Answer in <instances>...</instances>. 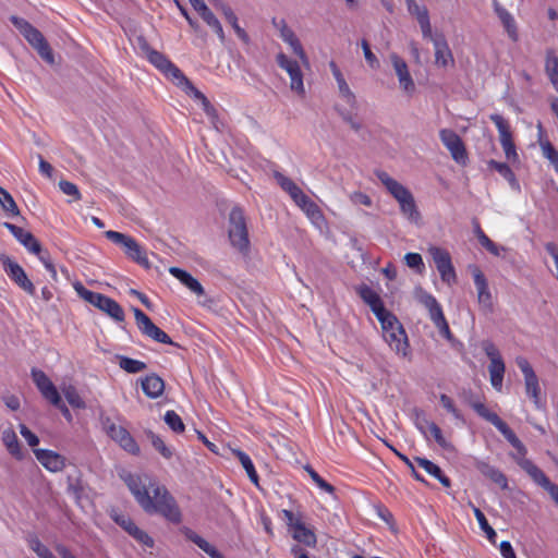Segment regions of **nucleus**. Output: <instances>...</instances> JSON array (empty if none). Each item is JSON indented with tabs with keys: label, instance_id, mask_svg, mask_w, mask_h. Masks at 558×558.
Returning <instances> with one entry per match:
<instances>
[{
	"label": "nucleus",
	"instance_id": "obj_1",
	"mask_svg": "<svg viewBox=\"0 0 558 558\" xmlns=\"http://www.w3.org/2000/svg\"><path fill=\"white\" fill-rule=\"evenodd\" d=\"M120 476L146 513H158L172 523L181 522V510L165 486L159 485L145 474L123 472Z\"/></svg>",
	"mask_w": 558,
	"mask_h": 558
},
{
	"label": "nucleus",
	"instance_id": "obj_2",
	"mask_svg": "<svg viewBox=\"0 0 558 558\" xmlns=\"http://www.w3.org/2000/svg\"><path fill=\"white\" fill-rule=\"evenodd\" d=\"M490 424L494 425L505 439L514 448L515 452L510 456L515 463L532 478V481L536 480L543 471L534 464L533 461L526 458L527 449L518 438L515 433L501 417L493 412H490Z\"/></svg>",
	"mask_w": 558,
	"mask_h": 558
},
{
	"label": "nucleus",
	"instance_id": "obj_3",
	"mask_svg": "<svg viewBox=\"0 0 558 558\" xmlns=\"http://www.w3.org/2000/svg\"><path fill=\"white\" fill-rule=\"evenodd\" d=\"M379 323L381 325L384 340L389 348L395 351L397 355L408 357L410 355L408 336L398 318L393 314H390Z\"/></svg>",
	"mask_w": 558,
	"mask_h": 558
},
{
	"label": "nucleus",
	"instance_id": "obj_4",
	"mask_svg": "<svg viewBox=\"0 0 558 558\" xmlns=\"http://www.w3.org/2000/svg\"><path fill=\"white\" fill-rule=\"evenodd\" d=\"M274 175L280 187L290 195L308 218L312 220L323 218L319 207L290 178L280 172H275Z\"/></svg>",
	"mask_w": 558,
	"mask_h": 558
},
{
	"label": "nucleus",
	"instance_id": "obj_5",
	"mask_svg": "<svg viewBox=\"0 0 558 558\" xmlns=\"http://www.w3.org/2000/svg\"><path fill=\"white\" fill-rule=\"evenodd\" d=\"M229 239L231 245L241 254L250 252V239L243 211L235 207L229 215Z\"/></svg>",
	"mask_w": 558,
	"mask_h": 558
},
{
	"label": "nucleus",
	"instance_id": "obj_6",
	"mask_svg": "<svg viewBox=\"0 0 558 558\" xmlns=\"http://www.w3.org/2000/svg\"><path fill=\"white\" fill-rule=\"evenodd\" d=\"M515 363L523 374L524 390H525L526 397L531 400V402L534 404V407L537 410L544 409L545 401L543 400V393H542V388L539 385V379H538L536 373L534 372L532 365L523 356H518L515 359Z\"/></svg>",
	"mask_w": 558,
	"mask_h": 558
},
{
	"label": "nucleus",
	"instance_id": "obj_7",
	"mask_svg": "<svg viewBox=\"0 0 558 558\" xmlns=\"http://www.w3.org/2000/svg\"><path fill=\"white\" fill-rule=\"evenodd\" d=\"M105 235L114 244L120 245L123 248L124 254L130 259H132L133 262L137 263L138 265L146 269L150 267V263L147 258L146 252L132 236L112 230L106 231Z\"/></svg>",
	"mask_w": 558,
	"mask_h": 558
},
{
	"label": "nucleus",
	"instance_id": "obj_8",
	"mask_svg": "<svg viewBox=\"0 0 558 558\" xmlns=\"http://www.w3.org/2000/svg\"><path fill=\"white\" fill-rule=\"evenodd\" d=\"M490 120L497 128L498 140L507 161L511 165L519 163L520 158L514 144L513 132L510 122L499 114H490Z\"/></svg>",
	"mask_w": 558,
	"mask_h": 558
},
{
	"label": "nucleus",
	"instance_id": "obj_9",
	"mask_svg": "<svg viewBox=\"0 0 558 558\" xmlns=\"http://www.w3.org/2000/svg\"><path fill=\"white\" fill-rule=\"evenodd\" d=\"M415 296L417 301L424 305L429 313V317L435 326L438 328L439 332L446 338H450V329L449 325L444 316L440 304L437 300L429 293L425 292L423 289L418 288L415 292Z\"/></svg>",
	"mask_w": 558,
	"mask_h": 558
},
{
	"label": "nucleus",
	"instance_id": "obj_10",
	"mask_svg": "<svg viewBox=\"0 0 558 558\" xmlns=\"http://www.w3.org/2000/svg\"><path fill=\"white\" fill-rule=\"evenodd\" d=\"M145 49L149 62L167 77L171 78L177 86L182 87L184 84H187L189 78L165 54L147 47Z\"/></svg>",
	"mask_w": 558,
	"mask_h": 558
},
{
	"label": "nucleus",
	"instance_id": "obj_11",
	"mask_svg": "<svg viewBox=\"0 0 558 558\" xmlns=\"http://www.w3.org/2000/svg\"><path fill=\"white\" fill-rule=\"evenodd\" d=\"M101 425L106 434L125 451L137 454L140 447L132 437V435L121 425H117L110 417H101Z\"/></svg>",
	"mask_w": 558,
	"mask_h": 558
},
{
	"label": "nucleus",
	"instance_id": "obj_12",
	"mask_svg": "<svg viewBox=\"0 0 558 558\" xmlns=\"http://www.w3.org/2000/svg\"><path fill=\"white\" fill-rule=\"evenodd\" d=\"M0 262L5 274L20 289L29 295H35V286L20 264L5 254L0 255Z\"/></svg>",
	"mask_w": 558,
	"mask_h": 558
},
{
	"label": "nucleus",
	"instance_id": "obj_13",
	"mask_svg": "<svg viewBox=\"0 0 558 558\" xmlns=\"http://www.w3.org/2000/svg\"><path fill=\"white\" fill-rule=\"evenodd\" d=\"M276 62L279 65V68H281L288 73L290 77L291 90L300 96H304L305 87L303 82V73L298 61L290 59L283 52H279L276 56Z\"/></svg>",
	"mask_w": 558,
	"mask_h": 558
},
{
	"label": "nucleus",
	"instance_id": "obj_14",
	"mask_svg": "<svg viewBox=\"0 0 558 558\" xmlns=\"http://www.w3.org/2000/svg\"><path fill=\"white\" fill-rule=\"evenodd\" d=\"M282 515L292 532V537L295 541L310 547H314L316 545L317 539L315 533L311 529L306 527L300 518H296L292 511L287 509L282 510Z\"/></svg>",
	"mask_w": 558,
	"mask_h": 558
},
{
	"label": "nucleus",
	"instance_id": "obj_15",
	"mask_svg": "<svg viewBox=\"0 0 558 558\" xmlns=\"http://www.w3.org/2000/svg\"><path fill=\"white\" fill-rule=\"evenodd\" d=\"M134 317L136 325L141 332L156 342L165 343V344H174L171 338L161 330L158 326H156L151 319L140 308H133Z\"/></svg>",
	"mask_w": 558,
	"mask_h": 558
},
{
	"label": "nucleus",
	"instance_id": "obj_16",
	"mask_svg": "<svg viewBox=\"0 0 558 558\" xmlns=\"http://www.w3.org/2000/svg\"><path fill=\"white\" fill-rule=\"evenodd\" d=\"M428 253L432 256L436 268L440 275L442 281L451 284L456 281V272L451 263V257L448 251L438 247L430 246Z\"/></svg>",
	"mask_w": 558,
	"mask_h": 558
},
{
	"label": "nucleus",
	"instance_id": "obj_17",
	"mask_svg": "<svg viewBox=\"0 0 558 558\" xmlns=\"http://www.w3.org/2000/svg\"><path fill=\"white\" fill-rule=\"evenodd\" d=\"M389 60L398 77L399 87L404 94L412 96L416 87L407 62L396 52L389 54Z\"/></svg>",
	"mask_w": 558,
	"mask_h": 558
},
{
	"label": "nucleus",
	"instance_id": "obj_18",
	"mask_svg": "<svg viewBox=\"0 0 558 558\" xmlns=\"http://www.w3.org/2000/svg\"><path fill=\"white\" fill-rule=\"evenodd\" d=\"M439 136L442 144L450 151L452 159L460 165H465L468 154L460 136L452 130L448 129L441 130Z\"/></svg>",
	"mask_w": 558,
	"mask_h": 558
},
{
	"label": "nucleus",
	"instance_id": "obj_19",
	"mask_svg": "<svg viewBox=\"0 0 558 558\" xmlns=\"http://www.w3.org/2000/svg\"><path fill=\"white\" fill-rule=\"evenodd\" d=\"M357 293L360 298L371 307L372 312L379 322L383 318H386L388 315L392 314L384 306L380 296L371 287L363 284L359 287Z\"/></svg>",
	"mask_w": 558,
	"mask_h": 558
},
{
	"label": "nucleus",
	"instance_id": "obj_20",
	"mask_svg": "<svg viewBox=\"0 0 558 558\" xmlns=\"http://www.w3.org/2000/svg\"><path fill=\"white\" fill-rule=\"evenodd\" d=\"M32 378L41 396L50 403L59 402V391L45 372L33 368Z\"/></svg>",
	"mask_w": 558,
	"mask_h": 558
},
{
	"label": "nucleus",
	"instance_id": "obj_21",
	"mask_svg": "<svg viewBox=\"0 0 558 558\" xmlns=\"http://www.w3.org/2000/svg\"><path fill=\"white\" fill-rule=\"evenodd\" d=\"M275 26L278 28L280 33L281 39L290 46L293 53L303 62L307 63L308 59L307 56L302 47V44L300 43L299 38L296 37L295 33L288 26L287 22L284 20H281L280 22L274 21Z\"/></svg>",
	"mask_w": 558,
	"mask_h": 558
},
{
	"label": "nucleus",
	"instance_id": "obj_22",
	"mask_svg": "<svg viewBox=\"0 0 558 558\" xmlns=\"http://www.w3.org/2000/svg\"><path fill=\"white\" fill-rule=\"evenodd\" d=\"M38 462L49 472L58 473L65 468V458L49 449L33 450Z\"/></svg>",
	"mask_w": 558,
	"mask_h": 558
},
{
	"label": "nucleus",
	"instance_id": "obj_23",
	"mask_svg": "<svg viewBox=\"0 0 558 558\" xmlns=\"http://www.w3.org/2000/svg\"><path fill=\"white\" fill-rule=\"evenodd\" d=\"M23 36L28 41V44L37 50L38 54L46 62H48L49 64H53L54 58H53V53L49 47V44L45 39L44 35L37 28H35L33 26Z\"/></svg>",
	"mask_w": 558,
	"mask_h": 558
},
{
	"label": "nucleus",
	"instance_id": "obj_24",
	"mask_svg": "<svg viewBox=\"0 0 558 558\" xmlns=\"http://www.w3.org/2000/svg\"><path fill=\"white\" fill-rule=\"evenodd\" d=\"M506 366L497 349L490 345V386L498 391H502L504 376Z\"/></svg>",
	"mask_w": 558,
	"mask_h": 558
},
{
	"label": "nucleus",
	"instance_id": "obj_25",
	"mask_svg": "<svg viewBox=\"0 0 558 558\" xmlns=\"http://www.w3.org/2000/svg\"><path fill=\"white\" fill-rule=\"evenodd\" d=\"M3 227L7 228L13 234V236L31 253H40L41 245L31 232L10 222H4Z\"/></svg>",
	"mask_w": 558,
	"mask_h": 558
},
{
	"label": "nucleus",
	"instance_id": "obj_26",
	"mask_svg": "<svg viewBox=\"0 0 558 558\" xmlns=\"http://www.w3.org/2000/svg\"><path fill=\"white\" fill-rule=\"evenodd\" d=\"M405 2L410 14L416 17L423 37L432 38V25L426 7L420 5L415 0H405Z\"/></svg>",
	"mask_w": 558,
	"mask_h": 558
},
{
	"label": "nucleus",
	"instance_id": "obj_27",
	"mask_svg": "<svg viewBox=\"0 0 558 558\" xmlns=\"http://www.w3.org/2000/svg\"><path fill=\"white\" fill-rule=\"evenodd\" d=\"M116 522L138 543L153 547V538L143 530H141L130 518L125 515L116 517Z\"/></svg>",
	"mask_w": 558,
	"mask_h": 558
},
{
	"label": "nucleus",
	"instance_id": "obj_28",
	"mask_svg": "<svg viewBox=\"0 0 558 558\" xmlns=\"http://www.w3.org/2000/svg\"><path fill=\"white\" fill-rule=\"evenodd\" d=\"M1 441L7 451L16 460L21 461L25 457V452L17 439V435L12 426H8L1 432Z\"/></svg>",
	"mask_w": 558,
	"mask_h": 558
},
{
	"label": "nucleus",
	"instance_id": "obj_29",
	"mask_svg": "<svg viewBox=\"0 0 558 558\" xmlns=\"http://www.w3.org/2000/svg\"><path fill=\"white\" fill-rule=\"evenodd\" d=\"M329 68L332 72V75L337 82L339 94L344 101L350 105L351 107H354L356 105L355 95L349 87L343 74L341 73L340 69L336 64L335 61L329 62Z\"/></svg>",
	"mask_w": 558,
	"mask_h": 558
},
{
	"label": "nucleus",
	"instance_id": "obj_30",
	"mask_svg": "<svg viewBox=\"0 0 558 558\" xmlns=\"http://www.w3.org/2000/svg\"><path fill=\"white\" fill-rule=\"evenodd\" d=\"M375 174L396 201H399L411 193L405 186L392 179L386 171L377 170Z\"/></svg>",
	"mask_w": 558,
	"mask_h": 558
},
{
	"label": "nucleus",
	"instance_id": "obj_31",
	"mask_svg": "<svg viewBox=\"0 0 558 558\" xmlns=\"http://www.w3.org/2000/svg\"><path fill=\"white\" fill-rule=\"evenodd\" d=\"M169 272L174 278H177L182 284H184L189 290H191V292L195 293L198 296L205 294V290L201 282L187 271L178 267H171L169 269Z\"/></svg>",
	"mask_w": 558,
	"mask_h": 558
},
{
	"label": "nucleus",
	"instance_id": "obj_32",
	"mask_svg": "<svg viewBox=\"0 0 558 558\" xmlns=\"http://www.w3.org/2000/svg\"><path fill=\"white\" fill-rule=\"evenodd\" d=\"M435 48V62L437 65L447 66L453 62L451 51L444 36H433L429 38Z\"/></svg>",
	"mask_w": 558,
	"mask_h": 558
},
{
	"label": "nucleus",
	"instance_id": "obj_33",
	"mask_svg": "<svg viewBox=\"0 0 558 558\" xmlns=\"http://www.w3.org/2000/svg\"><path fill=\"white\" fill-rule=\"evenodd\" d=\"M495 11L509 39L513 43H517L519 40V32L514 17L507 10L501 8L497 2H495Z\"/></svg>",
	"mask_w": 558,
	"mask_h": 558
},
{
	"label": "nucleus",
	"instance_id": "obj_34",
	"mask_svg": "<svg viewBox=\"0 0 558 558\" xmlns=\"http://www.w3.org/2000/svg\"><path fill=\"white\" fill-rule=\"evenodd\" d=\"M143 392L150 399H157L165 390V381L156 374H150L142 379Z\"/></svg>",
	"mask_w": 558,
	"mask_h": 558
},
{
	"label": "nucleus",
	"instance_id": "obj_35",
	"mask_svg": "<svg viewBox=\"0 0 558 558\" xmlns=\"http://www.w3.org/2000/svg\"><path fill=\"white\" fill-rule=\"evenodd\" d=\"M400 206L402 215L411 222L418 223L421 220V214L416 207L412 193L397 201Z\"/></svg>",
	"mask_w": 558,
	"mask_h": 558
},
{
	"label": "nucleus",
	"instance_id": "obj_36",
	"mask_svg": "<svg viewBox=\"0 0 558 558\" xmlns=\"http://www.w3.org/2000/svg\"><path fill=\"white\" fill-rule=\"evenodd\" d=\"M189 96L194 97L195 99L199 100L203 107V110L210 119H216L217 112L216 109L211 106L207 97L199 92L191 82L187 81V84H184L181 87Z\"/></svg>",
	"mask_w": 558,
	"mask_h": 558
},
{
	"label": "nucleus",
	"instance_id": "obj_37",
	"mask_svg": "<svg viewBox=\"0 0 558 558\" xmlns=\"http://www.w3.org/2000/svg\"><path fill=\"white\" fill-rule=\"evenodd\" d=\"M185 537L193 542L198 548H201L204 553H206L210 558H225L217 548L207 542L205 538L199 536L194 531L186 529L184 531Z\"/></svg>",
	"mask_w": 558,
	"mask_h": 558
},
{
	"label": "nucleus",
	"instance_id": "obj_38",
	"mask_svg": "<svg viewBox=\"0 0 558 558\" xmlns=\"http://www.w3.org/2000/svg\"><path fill=\"white\" fill-rule=\"evenodd\" d=\"M216 8L218 10H220L222 12V14L225 15L226 20L231 24L232 28L234 29L236 36L243 40L244 43H247L248 41V35L246 34V32L239 25L238 23V17L236 15L234 14V12L232 11V9L223 3V2H219L216 4Z\"/></svg>",
	"mask_w": 558,
	"mask_h": 558
},
{
	"label": "nucleus",
	"instance_id": "obj_39",
	"mask_svg": "<svg viewBox=\"0 0 558 558\" xmlns=\"http://www.w3.org/2000/svg\"><path fill=\"white\" fill-rule=\"evenodd\" d=\"M98 310L104 312L106 315H108L109 317H111L112 319H114L118 323H121L124 320L125 316H124L123 308L120 306V304L117 301H114L113 299H111L107 295L100 303Z\"/></svg>",
	"mask_w": 558,
	"mask_h": 558
},
{
	"label": "nucleus",
	"instance_id": "obj_40",
	"mask_svg": "<svg viewBox=\"0 0 558 558\" xmlns=\"http://www.w3.org/2000/svg\"><path fill=\"white\" fill-rule=\"evenodd\" d=\"M545 72L555 90L558 93V57L553 50L546 52Z\"/></svg>",
	"mask_w": 558,
	"mask_h": 558
},
{
	"label": "nucleus",
	"instance_id": "obj_41",
	"mask_svg": "<svg viewBox=\"0 0 558 558\" xmlns=\"http://www.w3.org/2000/svg\"><path fill=\"white\" fill-rule=\"evenodd\" d=\"M417 464L423 468L428 474L436 477L445 487L450 486V480L442 474L441 469L425 458H415Z\"/></svg>",
	"mask_w": 558,
	"mask_h": 558
},
{
	"label": "nucleus",
	"instance_id": "obj_42",
	"mask_svg": "<svg viewBox=\"0 0 558 558\" xmlns=\"http://www.w3.org/2000/svg\"><path fill=\"white\" fill-rule=\"evenodd\" d=\"M201 17L204 20V22L216 33L218 38L221 43H225L226 36L223 28L218 21V19L215 16V14L210 11L208 7L204 8L202 11L198 12Z\"/></svg>",
	"mask_w": 558,
	"mask_h": 558
},
{
	"label": "nucleus",
	"instance_id": "obj_43",
	"mask_svg": "<svg viewBox=\"0 0 558 558\" xmlns=\"http://www.w3.org/2000/svg\"><path fill=\"white\" fill-rule=\"evenodd\" d=\"M73 288H74V290L76 291V293L78 294L80 298H82L84 301H86L87 303L94 305L97 308L99 307L100 303L102 302V300L106 296V295H104L101 293H97V292H94V291H90V290L86 289L78 281L73 284Z\"/></svg>",
	"mask_w": 558,
	"mask_h": 558
},
{
	"label": "nucleus",
	"instance_id": "obj_44",
	"mask_svg": "<svg viewBox=\"0 0 558 558\" xmlns=\"http://www.w3.org/2000/svg\"><path fill=\"white\" fill-rule=\"evenodd\" d=\"M490 168H494L505 180H507L512 189L520 190V184L515 178V174L508 163L498 162L490 159Z\"/></svg>",
	"mask_w": 558,
	"mask_h": 558
},
{
	"label": "nucleus",
	"instance_id": "obj_45",
	"mask_svg": "<svg viewBox=\"0 0 558 558\" xmlns=\"http://www.w3.org/2000/svg\"><path fill=\"white\" fill-rule=\"evenodd\" d=\"M233 454L239 459L251 482L254 485L258 486L259 478L251 458L245 452L239 449L233 450Z\"/></svg>",
	"mask_w": 558,
	"mask_h": 558
},
{
	"label": "nucleus",
	"instance_id": "obj_46",
	"mask_svg": "<svg viewBox=\"0 0 558 558\" xmlns=\"http://www.w3.org/2000/svg\"><path fill=\"white\" fill-rule=\"evenodd\" d=\"M117 359L119 361L120 368H122L124 372L129 374L141 373L145 371L147 367V365L144 362L131 359L125 355H117Z\"/></svg>",
	"mask_w": 558,
	"mask_h": 558
},
{
	"label": "nucleus",
	"instance_id": "obj_47",
	"mask_svg": "<svg viewBox=\"0 0 558 558\" xmlns=\"http://www.w3.org/2000/svg\"><path fill=\"white\" fill-rule=\"evenodd\" d=\"M61 392L71 407L75 409H85L86 404L74 386L65 385L61 387Z\"/></svg>",
	"mask_w": 558,
	"mask_h": 558
},
{
	"label": "nucleus",
	"instance_id": "obj_48",
	"mask_svg": "<svg viewBox=\"0 0 558 558\" xmlns=\"http://www.w3.org/2000/svg\"><path fill=\"white\" fill-rule=\"evenodd\" d=\"M0 206L11 216H19L20 209L13 199L12 195L3 187L0 186Z\"/></svg>",
	"mask_w": 558,
	"mask_h": 558
},
{
	"label": "nucleus",
	"instance_id": "obj_49",
	"mask_svg": "<svg viewBox=\"0 0 558 558\" xmlns=\"http://www.w3.org/2000/svg\"><path fill=\"white\" fill-rule=\"evenodd\" d=\"M27 543L28 547L37 555L38 558H57L37 536H29Z\"/></svg>",
	"mask_w": 558,
	"mask_h": 558
},
{
	"label": "nucleus",
	"instance_id": "obj_50",
	"mask_svg": "<svg viewBox=\"0 0 558 558\" xmlns=\"http://www.w3.org/2000/svg\"><path fill=\"white\" fill-rule=\"evenodd\" d=\"M543 156L549 160L555 171L558 173V150L548 140H539Z\"/></svg>",
	"mask_w": 558,
	"mask_h": 558
},
{
	"label": "nucleus",
	"instance_id": "obj_51",
	"mask_svg": "<svg viewBox=\"0 0 558 558\" xmlns=\"http://www.w3.org/2000/svg\"><path fill=\"white\" fill-rule=\"evenodd\" d=\"M536 485L544 488L551 497V499L555 501V504L558 506V485L550 482L548 476L543 472L539 476L536 477V480L533 481Z\"/></svg>",
	"mask_w": 558,
	"mask_h": 558
},
{
	"label": "nucleus",
	"instance_id": "obj_52",
	"mask_svg": "<svg viewBox=\"0 0 558 558\" xmlns=\"http://www.w3.org/2000/svg\"><path fill=\"white\" fill-rule=\"evenodd\" d=\"M472 275L474 277L475 286L478 292V301L480 303L485 304L488 300V293H486V281L484 275L480 271L477 267H472Z\"/></svg>",
	"mask_w": 558,
	"mask_h": 558
},
{
	"label": "nucleus",
	"instance_id": "obj_53",
	"mask_svg": "<svg viewBox=\"0 0 558 558\" xmlns=\"http://www.w3.org/2000/svg\"><path fill=\"white\" fill-rule=\"evenodd\" d=\"M165 422L175 433H182L184 430V424L181 417L172 410L166 412Z\"/></svg>",
	"mask_w": 558,
	"mask_h": 558
},
{
	"label": "nucleus",
	"instance_id": "obj_54",
	"mask_svg": "<svg viewBox=\"0 0 558 558\" xmlns=\"http://www.w3.org/2000/svg\"><path fill=\"white\" fill-rule=\"evenodd\" d=\"M149 439L151 441V445L154 446V448L159 451V453L166 458V459H170L172 457V451L166 446V444L163 442V440L156 434L154 433H150L149 434Z\"/></svg>",
	"mask_w": 558,
	"mask_h": 558
},
{
	"label": "nucleus",
	"instance_id": "obj_55",
	"mask_svg": "<svg viewBox=\"0 0 558 558\" xmlns=\"http://www.w3.org/2000/svg\"><path fill=\"white\" fill-rule=\"evenodd\" d=\"M429 432L432 436L434 437L435 441L444 449H450L451 445L447 439L444 437L441 429L435 424L429 423L428 424Z\"/></svg>",
	"mask_w": 558,
	"mask_h": 558
},
{
	"label": "nucleus",
	"instance_id": "obj_56",
	"mask_svg": "<svg viewBox=\"0 0 558 558\" xmlns=\"http://www.w3.org/2000/svg\"><path fill=\"white\" fill-rule=\"evenodd\" d=\"M59 187L65 195L72 196L74 201H78L82 197L78 187L70 181L61 180Z\"/></svg>",
	"mask_w": 558,
	"mask_h": 558
},
{
	"label": "nucleus",
	"instance_id": "obj_57",
	"mask_svg": "<svg viewBox=\"0 0 558 558\" xmlns=\"http://www.w3.org/2000/svg\"><path fill=\"white\" fill-rule=\"evenodd\" d=\"M361 46H362V49H363V53H364L365 60L368 63V65L372 69H378L379 68V61H378L377 57L372 52L368 43L365 39H363L362 43H361Z\"/></svg>",
	"mask_w": 558,
	"mask_h": 558
},
{
	"label": "nucleus",
	"instance_id": "obj_58",
	"mask_svg": "<svg viewBox=\"0 0 558 558\" xmlns=\"http://www.w3.org/2000/svg\"><path fill=\"white\" fill-rule=\"evenodd\" d=\"M19 429L29 447L35 448L39 444V438L25 424H20Z\"/></svg>",
	"mask_w": 558,
	"mask_h": 558
},
{
	"label": "nucleus",
	"instance_id": "obj_59",
	"mask_svg": "<svg viewBox=\"0 0 558 558\" xmlns=\"http://www.w3.org/2000/svg\"><path fill=\"white\" fill-rule=\"evenodd\" d=\"M404 260L408 267L420 269L424 266L423 258L418 253H408L404 256Z\"/></svg>",
	"mask_w": 558,
	"mask_h": 558
},
{
	"label": "nucleus",
	"instance_id": "obj_60",
	"mask_svg": "<svg viewBox=\"0 0 558 558\" xmlns=\"http://www.w3.org/2000/svg\"><path fill=\"white\" fill-rule=\"evenodd\" d=\"M440 403L441 405L448 411L450 412L456 418L460 420L461 418V415L459 413V411L456 409L454 404H453V401L451 400V398H449L447 395H440Z\"/></svg>",
	"mask_w": 558,
	"mask_h": 558
},
{
	"label": "nucleus",
	"instance_id": "obj_61",
	"mask_svg": "<svg viewBox=\"0 0 558 558\" xmlns=\"http://www.w3.org/2000/svg\"><path fill=\"white\" fill-rule=\"evenodd\" d=\"M350 201L353 203V204H361V205H364V206H372V199L371 197L363 193V192H353L351 195H350Z\"/></svg>",
	"mask_w": 558,
	"mask_h": 558
},
{
	"label": "nucleus",
	"instance_id": "obj_62",
	"mask_svg": "<svg viewBox=\"0 0 558 558\" xmlns=\"http://www.w3.org/2000/svg\"><path fill=\"white\" fill-rule=\"evenodd\" d=\"M544 247H545V251L554 259V263H555V266L557 269L556 279L558 281V244H556L555 242H547V243H545Z\"/></svg>",
	"mask_w": 558,
	"mask_h": 558
},
{
	"label": "nucleus",
	"instance_id": "obj_63",
	"mask_svg": "<svg viewBox=\"0 0 558 558\" xmlns=\"http://www.w3.org/2000/svg\"><path fill=\"white\" fill-rule=\"evenodd\" d=\"M12 24L20 31L22 35L26 34L33 27L26 20L17 16H11Z\"/></svg>",
	"mask_w": 558,
	"mask_h": 558
},
{
	"label": "nucleus",
	"instance_id": "obj_64",
	"mask_svg": "<svg viewBox=\"0 0 558 558\" xmlns=\"http://www.w3.org/2000/svg\"><path fill=\"white\" fill-rule=\"evenodd\" d=\"M499 550L502 556V558H517V555L514 553V549L510 542L502 541L499 545Z\"/></svg>",
	"mask_w": 558,
	"mask_h": 558
}]
</instances>
